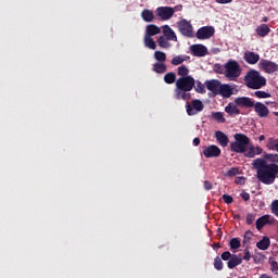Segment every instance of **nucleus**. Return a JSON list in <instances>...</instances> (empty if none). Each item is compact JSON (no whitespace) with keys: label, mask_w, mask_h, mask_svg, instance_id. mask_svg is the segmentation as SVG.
I'll list each match as a JSON object with an SVG mask.
<instances>
[{"label":"nucleus","mask_w":278,"mask_h":278,"mask_svg":"<svg viewBox=\"0 0 278 278\" xmlns=\"http://www.w3.org/2000/svg\"><path fill=\"white\" fill-rule=\"evenodd\" d=\"M253 168L256 170V177L261 184L265 186H273L278 177V165L268 163L266 159L258 157L252 163Z\"/></svg>","instance_id":"nucleus-1"},{"label":"nucleus","mask_w":278,"mask_h":278,"mask_svg":"<svg viewBox=\"0 0 278 278\" xmlns=\"http://www.w3.org/2000/svg\"><path fill=\"white\" fill-rule=\"evenodd\" d=\"M194 77L192 76H185L180 77L176 80V88L174 89L175 99L182 100V101H190L192 99V94H190L191 90L194 88Z\"/></svg>","instance_id":"nucleus-2"},{"label":"nucleus","mask_w":278,"mask_h":278,"mask_svg":"<svg viewBox=\"0 0 278 278\" xmlns=\"http://www.w3.org/2000/svg\"><path fill=\"white\" fill-rule=\"evenodd\" d=\"M235 104L239 108H253L256 116L258 118H268L270 115V110L268 106L262 102H255L249 97H239L235 99Z\"/></svg>","instance_id":"nucleus-3"},{"label":"nucleus","mask_w":278,"mask_h":278,"mask_svg":"<svg viewBox=\"0 0 278 278\" xmlns=\"http://www.w3.org/2000/svg\"><path fill=\"white\" fill-rule=\"evenodd\" d=\"M244 81L248 88H251L252 90H260V88H264V86H266V78L255 70L247 73Z\"/></svg>","instance_id":"nucleus-4"},{"label":"nucleus","mask_w":278,"mask_h":278,"mask_svg":"<svg viewBox=\"0 0 278 278\" xmlns=\"http://www.w3.org/2000/svg\"><path fill=\"white\" fill-rule=\"evenodd\" d=\"M251 139L244 134H236L235 141L230 143V151L233 153H247V147H250Z\"/></svg>","instance_id":"nucleus-5"},{"label":"nucleus","mask_w":278,"mask_h":278,"mask_svg":"<svg viewBox=\"0 0 278 278\" xmlns=\"http://www.w3.org/2000/svg\"><path fill=\"white\" fill-rule=\"evenodd\" d=\"M224 68V75L230 81H236V79L242 75V67H240V63L236 60H229L225 63Z\"/></svg>","instance_id":"nucleus-6"},{"label":"nucleus","mask_w":278,"mask_h":278,"mask_svg":"<svg viewBox=\"0 0 278 278\" xmlns=\"http://www.w3.org/2000/svg\"><path fill=\"white\" fill-rule=\"evenodd\" d=\"M178 31L186 38H194V27H192V23L188 20H180L178 22Z\"/></svg>","instance_id":"nucleus-7"},{"label":"nucleus","mask_w":278,"mask_h":278,"mask_svg":"<svg viewBox=\"0 0 278 278\" xmlns=\"http://www.w3.org/2000/svg\"><path fill=\"white\" fill-rule=\"evenodd\" d=\"M204 108L205 106L201 100H193L191 104L189 102L186 103L188 116H195V114H199V112H203Z\"/></svg>","instance_id":"nucleus-8"},{"label":"nucleus","mask_w":278,"mask_h":278,"mask_svg":"<svg viewBox=\"0 0 278 278\" xmlns=\"http://www.w3.org/2000/svg\"><path fill=\"white\" fill-rule=\"evenodd\" d=\"M215 31L214 26H203L198 29L195 36L198 40H210V38L214 36Z\"/></svg>","instance_id":"nucleus-9"},{"label":"nucleus","mask_w":278,"mask_h":278,"mask_svg":"<svg viewBox=\"0 0 278 278\" xmlns=\"http://www.w3.org/2000/svg\"><path fill=\"white\" fill-rule=\"evenodd\" d=\"M258 66L261 71H264V73H268L269 75L278 72V64L266 59H262Z\"/></svg>","instance_id":"nucleus-10"},{"label":"nucleus","mask_w":278,"mask_h":278,"mask_svg":"<svg viewBox=\"0 0 278 278\" xmlns=\"http://www.w3.org/2000/svg\"><path fill=\"white\" fill-rule=\"evenodd\" d=\"M156 15L161 21H170L172 16H175V8L173 7H159L156 9Z\"/></svg>","instance_id":"nucleus-11"},{"label":"nucleus","mask_w":278,"mask_h":278,"mask_svg":"<svg viewBox=\"0 0 278 278\" xmlns=\"http://www.w3.org/2000/svg\"><path fill=\"white\" fill-rule=\"evenodd\" d=\"M275 217L270 215H263L256 219V229L257 231H262L266 225H275Z\"/></svg>","instance_id":"nucleus-12"},{"label":"nucleus","mask_w":278,"mask_h":278,"mask_svg":"<svg viewBox=\"0 0 278 278\" xmlns=\"http://www.w3.org/2000/svg\"><path fill=\"white\" fill-rule=\"evenodd\" d=\"M190 51H191L192 55H194V58H205V55H207V53H210L207 51V47H205L204 45H201V43L192 45L190 47Z\"/></svg>","instance_id":"nucleus-13"},{"label":"nucleus","mask_w":278,"mask_h":278,"mask_svg":"<svg viewBox=\"0 0 278 278\" xmlns=\"http://www.w3.org/2000/svg\"><path fill=\"white\" fill-rule=\"evenodd\" d=\"M204 86L206 87L207 90H210V92L214 94V97H218V93L220 92V86H222L220 80H217V79L206 80L204 83Z\"/></svg>","instance_id":"nucleus-14"},{"label":"nucleus","mask_w":278,"mask_h":278,"mask_svg":"<svg viewBox=\"0 0 278 278\" xmlns=\"http://www.w3.org/2000/svg\"><path fill=\"white\" fill-rule=\"evenodd\" d=\"M204 157H220V148L218 146H208L203 148Z\"/></svg>","instance_id":"nucleus-15"},{"label":"nucleus","mask_w":278,"mask_h":278,"mask_svg":"<svg viewBox=\"0 0 278 278\" xmlns=\"http://www.w3.org/2000/svg\"><path fill=\"white\" fill-rule=\"evenodd\" d=\"M248 147H249L248 151L245 150V152H244L245 157L253 159V157H255V155H262V153H264V149H262L258 146L255 147L253 144H250Z\"/></svg>","instance_id":"nucleus-16"},{"label":"nucleus","mask_w":278,"mask_h":278,"mask_svg":"<svg viewBox=\"0 0 278 278\" xmlns=\"http://www.w3.org/2000/svg\"><path fill=\"white\" fill-rule=\"evenodd\" d=\"M162 29L164 38H167V40H172L173 42H177V35L175 34V30L170 28V26L164 25Z\"/></svg>","instance_id":"nucleus-17"},{"label":"nucleus","mask_w":278,"mask_h":278,"mask_svg":"<svg viewBox=\"0 0 278 278\" xmlns=\"http://www.w3.org/2000/svg\"><path fill=\"white\" fill-rule=\"evenodd\" d=\"M220 97H224V99H229L231 94H233V88L227 84H222L219 87V93Z\"/></svg>","instance_id":"nucleus-18"},{"label":"nucleus","mask_w":278,"mask_h":278,"mask_svg":"<svg viewBox=\"0 0 278 278\" xmlns=\"http://www.w3.org/2000/svg\"><path fill=\"white\" fill-rule=\"evenodd\" d=\"M157 34H162V29L157 25L149 24L146 27V35L144 36H149V37L153 38V36H157Z\"/></svg>","instance_id":"nucleus-19"},{"label":"nucleus","mask_w":278,"mask_h":278,"mask_svg":"<svg viewBox=\"0 0 278 278\" xmlns=\"http://www.w3.org/2000/svg\"><path fill=\"white\" fill-rule=\"evenodd\" d=\"M243 58L248 64H257L260 62V54L255 52L248 51Z\"/></svg>","instance_id":"nucleus-20"},{"label":"nucleus","mask_w":278,"mask_h":278,"mask_svg":"<svg viewBox=\"0 0 278 278\" xmlns=\"http://www.w3.org/2000/svg\"><path fill=\"white\" fill-rule=\"evenodd\" d=\"M215 138L218 142V144H220V147H227V144H229V137H227L225 135V132L217 130L215 132Z\"/></svg>","instance_id":"nucleus-21"},{"label":"nucleus","mask_w":278,"mask_h":278,"mask_svg":"<svg viewBox=\"0 0 278 278\" xmlns=\"http://www.w3.org/2000/svg\"><path fill=\"white\" fill-rule=\"evenodd\" d=\"M240 264H242V257H240L238 254H232L227 263V266L230 270H233V268L240 266Z\"/></svg>","instance_id":"nucleus-22"},{"label":"nucleus","mask_w":278,"mask_h":278,"mask_svg":"<svg viewBox=\"0 0 278 278\" xmlns=\"http://www.w3.org/2000/svg\"><path fill=\"white\" fill-rule=\"evenodd\" d=\"M255 31L260 38H266L270 34V27L267 24H261L256 27Z\"/></svg>","instance_id":"nucleus-23"},{"label":"nucleus","mask_w":278,"mask_h":278,"mask_svg":"<svg viewBox=\"0 0 278 278\" xmlns=\"http://www.w3.org/2000/svg\"><path fill=\"white\" fill-rule=\"evenodd\" d=\"M225 112L229 114V116H238L240 114V109H238V104L228 103L225 106Z\"/></svg>","instance_id":"nucleus-24"},{"label":"nucleus","mask_w":278,"mask_h":278,"mask_svg":"<svg viewBox=\"0 0 278 278\" xmlns=\"http://www.w3.org/2000/svg\"><path fill=\"white\" fill-rule=\"evenodd\" d=\"M141 17L146 23H153L155 21V15L153 11L146 9L141 12Z\"/></svg>","instance_id":"nucleus-25"},{"label":"nucleus","mask_w":278,"mask_h":278,"mask_svg":"<svg viewBox=\"0 0 278 278\" xmlns=\"http://www.w3.org/2000/svg\"><path fill=\"white\" fill-rule=\"evenodd\" d=\"M257 249H260L261 251H267V249L270 248V238L268 237H263L262 240H260L256 243Z\"/></svg>","instance_id":"nucleus-26"},{"label":"nucleus","mask_w":278,"mask_h":278,"mask_svg":"<svg viewBox=\"0 0 278 278\" xmlns=\"http://www.w3.org/2000/svg\"><path fill=\"white\" fill-rule=\"evenodd\" d=\"M152 71L154 73H157V75H164V73H166V71H168V66L165 65V63H154Z\"/></svg>","instance_id":"nucleus-27"},{"label":"nucleus","mask_w":278,"mask_h":278,"mask_svg":"<svg viewBox=\"0 0 278 278\" xmlns=\"http://www.w3.org/2000/svg\"><path fill=\"white\" fill-rule=\"evenodd\" d=\"M144 47L148 49H152V51H155L157 49V43H155V40H153V37H149L144 35L143 38Z\"/></svg>","instance_id":"nucleus-28"},{"label":"nucleus","mask_w":278,"mask_h":278,"mask_svg":"<svg viewBox=\"0 0 278 278\" xmlns=\"http://www.w3.org/2000/svg\"><path fill=\"white\" fill-rule=\"evenodd\" d=\"M266 148L268 149V151H276L278 153V138H268Z\"/></svg>","instance_id":"nucleus-29"},{"label":"nucleus","mask_w":278,"mask_h":278,"mask_svg":"<svg viewBox=\"0 0 278 278\" xmlns=\"http://www.w3.org/2000/svg\"><path fill=\"white\" fill-rule=\"evenodd\" d=\"M170 39L164 37V35L160 36L157 39V45L161 49H170L173 45L169 43Z\"/></svg>","instance_id":"nucleus-30"},{"label":"nucleus","mask_w":278,"mask_h":278,"mask_svg":"<svg viewBox=\"0 0 278 278\" xmlns=\"http://www.w3.org/2000/svg\"><path fill=\"white\" fill-rule=\"evenodd\" d=\"M164 81L165 84H175V81L177 83V74H175V72H169L167 74L164 75Z\"/></svg>","instance_id":"nucleus-31"},{"label":"nucleus","mask_w":278,"mask_h":278,"mask_svg":"<svg viewBox=\"0 0 278 278\" xmlns=\"http://www.w3.org/2000/svg\"><path fill=\"white\" fill-rule=\"evenodd\" d=\"M177 73L179 75V77H190L189 73L190 70H188V67L186 65H181L177 68Z\"/></svg>","instance_id":"nucleus-32"},{"label":"nucleus","mask_w":278,"mask_h":278,"mask_svg":"<svg viewBox=\"0 0 278 278\" xmlns=\"http://www.w3.org/2000/svg\"><path fill=\"white\" fill-rule=\"evenodd\" d=\"M212 118L216 121L217 123H227V119L225 118V115L220 112H214L212 113Z\"/></svg>","instance_id":"nucleus-33"},{"label":"nucleus","mask_w":278,"mask_h":278,"mask_svg":"<svg viewBox=\"0 0 278 278\" xmlns=\"http://www.w3.org/2000/svg\"><path fill=\"white\" fill-rule=\"evenodd\" d=\"M194 90L195 92H198L199 94H205V85H203V83H201L200 80L195 81L194 85Z\"/></svg>","instance_id":"nucleus-34"},{"label":"nucleus","mask_w":278,"mask_h":278,"mask_svg":"<svg viewBox=\"0 0 278 278\" xmlns=\"http://www.w3.org/2000/svg\"><path fill=\"white\" fill-rule=\"evenodd\" d=\"M229 247L231 251H236V249H240V247H242V243L240 242V239L232 238L229 242Z\"/></svg>","instance_id":"nucleus-35"},{"label":"nucleus","mask_w":278,"mask_h":278,"mask_svg":"<svg viewBox=\"0 0 278 278\" xmlns=\"http://www.w3.org/2000/svg\"><path fill=\"white\" fill-rule=\"evenodd\" d=\"M263 157V160H268L271 164H278V154L265 153Z\"/></svg>","instance_id":"nucleus-36"},{"label":"nucleus","mask_w":278,"mask_h":278,"mask_svg":"<svg viewBox=\"0 0 278 278\" xmlns=\"http://www.w3.org/2000/svg\"><path fill=\"white\" fill-rule=\"evenodd\" d=\"M154 59L159 63H164V62H166V54L162 51H155L154 52Z\"/></svg>","instance_id":"nucleus-37"},{"label":"nucleus","mask_w":278,"mask_h":278,"mask_svg":"<svg viewBox=\"0 0 278 278\" xmlns=\"http://www.w3.org/2000/svg\"><path fill=\"white\" fill-rule=\"evenodd\" d=\"M186 62V58L182 55H177L172 59L173 66H179V64H184Z\"/></svg>","instance_id":"nucleus-38"},{"label":"nucleus","mask_w":278,"mask_h":278,"mask_svg":"<svg viewBox=\"0 0 278 278\" xmlns=\"http://www.w3.org/2000/svg\"><path fill=\"white\" fill-rule=\"evenodd\" d=\"M214 268L215 270H223L224 264H223V258H220V256H216L214 258Z\"/></svg>","instance_id":"nucleus-39"},{"label":"nucleus","mask_w":278,"mask_h":278,"mask_svg":"<svg viewBox=\"0 0 278 278\" xmlns=\"http://www.w3.org/2000/svg\"><path fill=\"white\" fill-rule=\"evenodd\" d=\"M236 175H240V168L231 167L225 174V177H236Z\"/></svg>","instance_id":"nucleus-40"},{"label":"nucleus","mask_w":278,"mask_h":278,"mask_svg":"<svg viewBox=\"0 0 278 278\" xmlns=\"http://www.w3.org/2000/svg\"><path fill=\"white\" fill-rule=\"evenodd\" d=\"M253 97H256V99H270V93L266 91H255Z\"/></svg>","instance_id":"nucleus-41"},{"label":"nucleus","mask_w":278,"mask_h":278,"mask_svg":"<svg viewBox=\"0 0 278 278\" xmlns=\"http://www.w3.org/2000/svg\"><path fill=\"white\" fill-rule=\"evenodd\" d=\"M251 238H253V231L247 230L243 236V244H249V242H251Z\"/></svg>","instance_id":"nucleus-42"},{"label":"nucleus","mask_w":278,"mask_h":278,"mask_svg":"<svg viewBox=\"0 0 278 278\" xmlns=\"http://www.w3.org/2000/svg\"><path fill=\"white\" fill-rule=\"evenodd\" d=\"M255 214L253 213H248L245 216V223L247 225H252L253 223H255Z\"/></svg>","instance_id":"nucleus-43"},{"label":"nucleus","mask_w":278,"mask_h":278,"mask_svg":"<svg viewBox=\"0 0 278 278\" xmlns=\"http://www.w3.org/2000/svg\"><path fill=\"white\" fill-rule=\"evenodd\" d=\"M231 257H233V255H231V252H229V251L222 253V260L224 262H229L231 260Z\"/></svg>","instance_id":"nucleus-44"},{"label":"nucleus","mask_w":278,"mask_h":278,"mask_svg":"<svg viewBox=\"0 0 278 278\" xmlns=\"http://www.w3.org/2000/svg\"><path fill=\"white\" fill-rule=\"evenodd\" d=\"M271 212L278 217V200L271 202Z\"/></svg>","instance_id":"nucleus-45"},{"label":"nucleus","mask_w":278,"mask_h":278,"mask_svg":"<svg viewBox=\"0 0 278 278\" xmlns=\"http://www.w3.org/2000/svg\"><path fill=\"white\" fill-rule=\"evenodd\" d=\"M223 201H224V203H227V205H231V203H233V197H231L229 194H224Z\"/></svg>","instance_id":"nucleus-46"},{"label":"nucleus","mask_w":278,"mask_h":278,"mask_svg":"<svg viewBox=\"0 0 278 278\" xmlns=\"http://www.w3.org/2000/svg\"><path fill=\"white\" fill-rule=\"evenodd\" d=\"M269 264H270V267H271V271L273 273H277V270H278V263H277V261H275L273 258H269Z\"/></svg>","instance_id":"nucleus-47"},{"label":"nucleus","mask_w":278,"mask_h":278,"mask_svg":"<svg viewBox=\"0 0 278 278\" xmlns=\"http://www.w3.org/2000/svg\"><path fill=\"white\" fill-rule=\"evenodd\" d=\"M215 71H216V73H218L219 75H223V73H225V68H224L223 65H220V64H215Z\"/></svg>","instance_id":"nucleus-48"},{"label":"nucleus","mask_w":278,"mask_h":278,"mask_svg":"<svg viewBox=\"0 0 278 278\" xmlns=\"http://www.w3.org/2000/svg\"><path fill=\"white\" fill-rule=\"evenodd\" d=\"M244 181H245V179H244V177H237L236 179H235V184H237V186H244Z\"/></svg>","instance_id":"nucleus-49"},{"label":"nucleus","mask_w":278,"mask_h":278,"mask_svg":"<svg viewBox=\"0 0 278 278\" xmlns=\"http://www.w3.org/2000/svg\"><path fill=\"white\" fill-rule=\"evenodd\" d=\"M212 188H214V185H212V182H210L208 180H205L204 190H212Z\"/></svg>","instance_id":"nucleus-50"},{"label":"nucleus","mask_w":278,"mask_h":278,"mask_svg":"<svg viewBox=\"0 0 278 278\" xmlns=\"http://www.w3.org/2000/svg\"><path fill=\"white\" fill-rule=\"evenodd\" d=\"M241 199H243V201H249L251 199V194H249L248 192H241L240 194Z\"/></svg>","instance_id":"nucleus-51"},{"label":"nucleus","mask_w":278,"mask_h":278,"mask_svg":"<svg viewBox=\"0 0 278 278\" xmlns=\"http://www.w3.org/2000/svg\"><path fill=\"white\" fill-rule=\"evenodd\" d=\"M243 260L245 262H249L251 260V252L249 250H245V253L243 255Z\"/></svg>","instance_id":"nucleus-52"},{"label":"nucleus","mask_w":278,"mask_h":278,"mask_svg":"<svg viewBox=\"0 0 278 278\" xmlns=\"http://www.w3.org/2000/svg\"><path fill=\"white\" fill-rule=\"evenodd\" d=\"M199 144H201V139H200L199 137H195V138L193 139V146H194V147H199Z\"/></svg>","instance_id":"nucleus-53"},{"label":"nucleus","mask_w":278,"mask_h":278,"mask_svg":"<svg viewBox=\"0 0 278 278\" xmlns=\"http://www.w3.org/2000/svg\"><path fill=\"white\" fill-rule=\"evenodd\" d=\"M216 3L225 4V3H231L233 0H215Z\"/></svg>","instance_id":"nucleus-54"},{"label":"nucleus","mask_w":278,"mask_h":278,"mask_svg":"<svg viewBox=\"0 0 278 278\" xmlns=\"http://www.w3.org/2000/svg\"><path fill=\"white\" fill-rule=\"evenodd\" d=\"M258 140H260V142H264V140H266V136L261 135V136L258 137Z\"/></svg>","instance_id":"nucleus-55"},{"label":"nucleus","mask_w":278,"mask_h":278,"mask_svg":"<svg viewBox=\"0 0 278 278\" xmlns=\"http://www.w3.org/2000/svg\"><path fill=\"white\" fill-rule=\"evenodd\" d=\"M213 249H220V243H214Z\"/></svg>","instance_id":"nucleus-56"},{"label":"nucleus","mask_w":278,"mask_h":278,"mask_svg":"<svg viewBox=\"0 0 278 278\" xmlns=\"http://www.w3.org/2000/svg\"><path fill=\"white\" fill-rule=\"evenodd\" d=\"M262 22L263 23H268V17H263Z\"/></svg>","instance_id":"nucleus-57"},{"label":"nucleus","mask_w":278,"mask_h":278,"mask_svg":"<svg viewBox=\"0 0 278 278\" xmlns=\"http://www.w3.org/2000/svg\"><path fill=\"white\" fill-rule=\"evenodd\" d=\"M212 51H213V53H218L219 52L218 49H213Z\"/></svg>","instance_id":"nucleus-58"},{"label":"nucleus","mask_w":278,"mask_h":278,"mask_svg":"<svg viewBox=\"0 0 278 278\" xmlns=\"http://www.w3.org/2000/svg\"><path fill=\"white\" fill-rule=\"evenodd\" d=\"M270 103H273V102H270V101H265V105H270Z\"/></svg>","instance_id":"nucleus-59"},{"label":"nucleus","mask_w":278,"mask_h":278,"mask_svg":"<svg viewBox=\"0 0 278 278\" xmlns=\"http://www.w3.org/2000/svg\"><path fill=\"white\" fill-rule=\"evenodd\" d=\"M276 116H278V113H276Z\"/></svg>","instance_id":"nucleus-60"}]
</instances>
